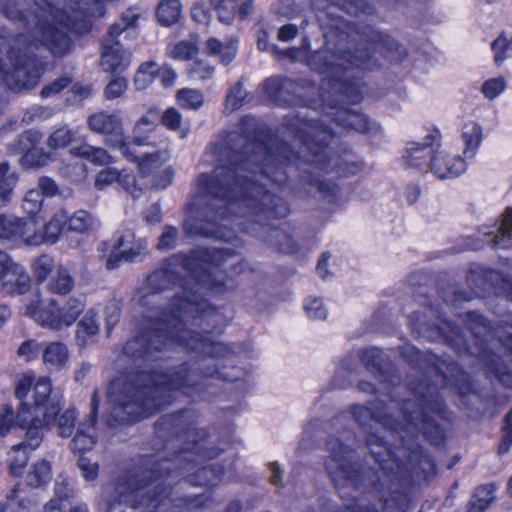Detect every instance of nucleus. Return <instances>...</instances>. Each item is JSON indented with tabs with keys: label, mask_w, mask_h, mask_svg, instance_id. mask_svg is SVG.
<instances>
[{
	"label": "nucleus",
	"mask_w": 512,
	"mask_h": 512,
	"mask_svg": "<svg viewBox=\"0 0 512 512\" xmlns=\"http://www.w3.org/2000/svg\"><path fill=\"white\" fill-rule=\"evenodd\" d=\"M241 131L231 132L222 142L212 146L203 161L214 170L202 173L195 181L189 203L191 216L184 222V230L190 235L213 237L226 242L237 240L234 232L225 224L226 212L240 210L234 221L241 230L251 233L284 253H294L297 245L285 231L266 228L268 218H284L289 214L287 203L279 196L257 184L244 173L253 175L257 168L278 185L287 180L284 164L301 160L322 170L327 169L326 146L333 137L331 129L317 120L296 118L289 124L295 135V143H301L297 155L290 154V147L283 142L270 141L269 145L250 137L256 119L244 117Z\"/></svg>",
	"instance_id": "f257e3e1"
},
{
	"label": "nucleus",
	"mask_w": 512,
	"mask_h": 512,
	"mask_svg": "<svg viewBox=\"0 0 512 512\" xmlns=\"http://www.w3.org/2000/svg\"><path fill=\"white\" fill-rule=\"evenodd\" d=\"M231 256L232 253L224 248H197L188 256H174L173 263L179 264L181 270L189 274L197 289L192 291L183 285L182 289L190 294L189 297L182 299L174 295V301L171 304L167 303L169 297L161 295V292L175 285L176 281H182L177 276L179 272L166 267L151 273L147 281L152 292L143 295L141 300L143 306H147L144 317L147 318L150 326L125 344L124 355L135 360L139 358L147 360L152 357L153 347L166 333H172L174 330L182 331L180 316L184 312L183 302L193 300L202 289L220 292L224 284L216 279L211 268L223 265Z\"/></svg>",
	"instance_id": "f03ea898"
},
{
	"label": "nucleus",
	"mask_w": 512,
	"mask_h": 512,
	"mask_svg": "<svg viewBox=\"0 0 512 512\" xmlns=\"http://www.w3.org/2000/svg\"><path fill=\"white\" fill-rule=\"evenodd\" d=\"M33 9V20H28L11 0H0V11L15 23L30 26L31 38L24 33L0 38V86L11 90L32 89L41 75V62L36 51L46 47L53 55H63L70 47L65 25H56L57 16L46 13L49 4L45 0H25Z\"/></svg>",
	"instance_id": "7ed1b4c3"
},
{
	"label": "nucleus",
	"mask_w": 512,
	"mask_h": 512,
	"mask_svg": "<svg viewBox=\"0 0 512 512\" xmlns=\"http://www.w3.org/2000/svg\"><path fill=\"white\" fill-rule=\"evenodd\" d=\"M187 372L186 366H182L169 374L137 372L112 380L107 396L109 402L122 411L117 412L115 418H146L169 404L176 391L183 390L188 394V382L191 380Z\"/></svg>",
	"instance_id": "20e7f679"
},
{
	"label": "nucleus",
	"mask_w": 512,
	"mask_h": 512,
	"mask_svg": "<svg viewBox=\"0 0 512 512\" xmlns=\"http://www.w3.org/2000/svg\"><path fill=\"white\" fill-rule=\"evenodd\" d=\"M409 389L418 404L417 409H414L416 405L412 404L411 400L404 401L402 416L405 423H400L398 420L394 423L390 419L391 415H382L379 411L372 412L371 408L362 405L352 407L355 421L363 427L373 423L376 426L389 428L391 431L399 433L401 440H404L406 436H417L421 433L432 444H442L445 435L438 420L446 418V411L436 389L427 379L417 385L410 383ZM379 405H382V402L375 403L373 408L379 410Z\"/></svg>",
	"instance_id": "39448f33"
},
{
	"label": "nucleus",
	"mask_w": 512,
	"mask_h": 512,
	"mask_svg": "<svg viewBox=\"0 0 512 512\" xmlns=\"http://www.w3.org/2000/svg\"><path fill=\"white\" fill-rule=\"evenodd\" d=\"M160 470L153 468L141 475H123L105 486L103 496L107 501L108 512H117L121 506L136 509L145 506L148 512L169 506L170 490L161 479Z\"/></svg>",
	"instance_id": "423d86ee"
},
{
	"label": "nucleus",
	"mask_w": 512,
	"mask_h": 512,
	"mask_svg": "<svg viewBox=\"0 0 512 512\" xmlns=\"http://www.w3.org/2000/svg\"><path fill=\"white\" fill-rule=\"evenodd\" d=\"M184 312L180 316L182 321V331L174 330L172 333H166L162 339L153 347V352H160L174 345L181 346L191 351H197L203 355L211 357H222L229 352V348L219 342L212 341L209 337L202 336L194 331L188 330L186 322L197 320L199 326H209L213 324L209 332L217 330L216 324L219 323L221 316L213 310L206 311L207 303L199 299L198 296L193 300L183 302ZM208 331L207 328H205ZM221 332V329H218Z\"/></svg>",
	"instance_id": "0eeeda50"
},
{
	"label": "nucleus",
	"mask_w": 512,
	"mask_h": 512,
	"mask_svg": "<svg viewBox=\"0 0 512 512\" xmlns=\"http://www.w3.org/2000/svg\"><path fill=\"white\" fill-rule=\"evenodd\" d=\"M32 391V407L28 408V413L42 416L43 422L49 426L56 414L60 410V397L52 393V382L47 376L36 378L33 374L22 375L16 384L15 395L18 399H25L28 393Z\"/></svg>",
	"instance_id": "6e6552de"
},
{
	"label": "nucleus",
	"mask_w": 512,
	"mask_h": 512,
	"mask_svg": "<svg viewBox=\"0 0 512 512\" xmlns=\"http://www.w3.org/2000/svg\"><path fill=\"white\" fill-rule=\"evenodd\" d=\"M84 309L85 303L81 299L70 297L62 306L54 299L46 306H41L39 301L32 302L27 305L25 314L43 328L60 331L72 326Z\"/></svg>",
	"instance_id": "1a4fd4ad"
},
{
	"label": "nucleus",
	"mask_w": 512,
	"mask_h": 512,
	"mask_svg": "<svg viewBox=\"0 0 512 512\" xmlns=\"http://www.w3.org/2000/svg\"><path fill=\"white\" fill-rule=\"evenodd\" d=\"M327 446L330 455L325 461V468L335 483L347 481L358 486L363 482L364 477L372 476L373 473L370 470L365 473L359 472L356 468L357 464L351 462L353 451L340 440L331 439Z\"/></svg>",
	"instance_id": "9d476101"
},
{
	"label": "nucleus",
	"mask_w": 512,
	"mask_h": 512,
	"mask_svg": "<svg viewBox=\"0 0 512 512\" xmlns=\"http://www.w3.org/2000/svg\"><path fill=\"white\" fill-rule=\"evenodd\" d=\"M49 7L46 8V13L52 12L57 16L54 22L56 25H65L67 27V36L69 31H80L76 27V22H82V27L87 29V20L93 17H102L105 13V4L113 0H69L64 5L63 11L54 10L51 4L45 0Z\"/></svg>",
	"instance_id": "9b49d317"
},
{
	"label": "nucleus",
	"mask_w": 512,
	"mask_h": 512,
	"mask_svg": "<svg viewBox=\"0 0 512 512\" xmlns=\"http://www.w3.org/2000/svg\"><path fill=\"white\" fill-rule=\"evenodd\" d=\"M0 240L15 247H37L43 244L41 229L32 219L6 217L0 214Z\"/></svg>",
	"instance_id": "f8f14e48"
},
{
	"label": "nucleus",
	"mask_w": 512,
	"mask_h": 512,
	"mask_svg": "<svg viewBox=\"0 0 512 512\" xmlns=\"http://www.w3.org/2000/svg\"><path fill=\"white\" fill-rule=\"evenodd\" d=\"M147 254V243L142 239H136L134 233L126 229L118 235L106 257L105 266L108 270H113L121 262H135Z\"/></svg>",
	"instance_id": "ddd939ff"
},
{
	"label": "nucleus",
	"mask_w": 512,
	"mask_h": 512,
	"mask_svg": "<svg viewBox=\"0 0 512 512\" xmlns=\"http://www.w3.org/2000/svg\"><path fill=\"white\" fill-rule=\"evenodd\" d=\"M439 145L440 133L433 131L425 137L423 142H409L402 157L408 167L428 171L432 154Z\"/></svg>",
	"instance_id": "4468645a"
},
{
	"label": "nucleus",
	"mask_w": 512,
	"mask_h": 512,
	"mask_svg": "<svg viewBox=\"0 0 512 512\" xmlns=\"http://www.w3.org/2000/svg\"><path fill=\"white\" fill-rule=\"evenodd\" d=\"M87 125L92 132L104 137V143L108 147L124 134L123 119L119 111L102 110L93 113L88 117Z\"/></svg>",
	"instance_id": "2eb2a0df"
},
{
	"label": "nucleus",
	"mask_w": 512,
	"mask_h": 512,
	"mask_svg": "<svg viewBox=\"0 0 512 512\" xmlns=\"http://www.w3.org/2000/svg\"><path fill=\"white\" fill-rule=\"evenodd\" d=\"M429 170L439 179H452L466 170V163L458 155H452L444 150H434Z\"/></svg>",
	"instance_id": "dca6fc26"
},
{
	"label": "nucleus",
	"mask_w": 512,
	"mask_h": 512,
	"mask_svg": "<svg viewBox=\"0 0 512 512\" xmlns=\"http://www.w3.org/2000/svg\"><path fill=\"white\" fill-rule=\"evenodd\" d=\"M131 63V53L124 50L118 41L107 38L103 43L100 66L104 72L121 73Z\"/></svg>",
	"instance_id": "f3484780"
},
{
	"label": "nucleus",
	"mask_w": 512,
	"mask_h": 512,
	"mask_svg": "<svg viewBox=\"0 0 512 512\" xmlns=\"http://www.w3.org/2000/svg\"><path fill=\"white\" fill-rule=\"evenodd\" d=\"M390 484L384 488L386 483L381 480L379 492H381V502L383 512H404L408 503V497L402 484L398 479H390Z\"/></svg>",
	"instance_id": "a211bd4d"
},
{
	"label": "nucleus",
	"mask_w": 512,
	"mask_h": 512,
	"mask_svg": "<svg viewBox=\"0 0 512 512\" xmlns=\"http://www.w3.org/2000/svg\"><path fill=\"white\" fill-rule=\"evenodd\" d=\"M323 109L327 117L332 118L344 129H352L358 132H366L368 130L367 118L354 110L327 104L324 105Z\"/></svg>",
	"instance_id": "6ab92c4d"
},
{
	"label": "nucleus",
	"mask_w": 512,
	"mask_h": 512,
	"mask_svg": "<svg viewBox=\"0 0 512 512\" xmlns=\"http://www.w3.org/2000/svg\"><path fill=\"white\" fill-rule=\"evenodd\" d=\"M97 410L98 397L97 392L94 391L91 401V416L89 419V424L86 425V423H81L78 426L76 435L71 441V448L73 451L85 452L92 449V447L94 446V424L96 421Z\"/></svg>",
	"instance_id": "aec40b11"
},
{
	"label": "nucleus",
	"mask_w": 512,
	"mask_h": 512,
	"mask_svg": "<svg viewBox=\"0 0 512 512\" xmlns=\"http://www.w3.org/2000/svg\"><path fill=\"white\" fill-rule=\"evenodd\" d=\"M2 290L12 296L23 295L30 288V276L23 265L15 262L0 279Z\"/></svg>",
	"instance_id": "412c9836"
},
{
	"label": "nucleus",
	"mask_w": 512,
	"mask_h": 512,
	"mask_svg": "<svg viewBox=\"0 0 512 512\" xmlns=\"http://www.w3.org/2000/svg\"><path fill=\"white\" fill-rule=\"evenodd\" d=\"M194 414L190 411H183L177 414L166 415L156 425V432L164 437L168 434L178 435L182 432H192Z\"/></svg>",
	"instance_id": "4be33fe9"
},
{
	"label": "nucleus",
	"mask_w": 512,
	"mask_h": 512,
	"mask_svg": "<svg viewBox=\"0 0 512 512\" xmlns=\"http://www.w3.org/2000/svg\"><path fill=\"white\" fill-rule=\"evenodd\" d=\"M42 363L51 372L60 371L69 362V349L59 341L43 343Z\"/></svg>",
	"instance_id": "5701e85b"
},
{
	"label": "nucleus",
	"mask_w": 512,
	"mask_h": 512,
	"mask_svg": "<svg viewBox=\"0 0 512 512\" xmlns=\"http://www.w3.org/2000/svg\"><path fill=\"white\" fill-rule=\"evenodd\" d=\"M159 115L158 109L151 108L135 122L132 130L134 144L137 146H150L153 144L148 134L156 128Z\"/></svg>",
	"instance_id": "b1692460"
},
{
	"label": "nucleus",
	"mask_w": 512,
	"mask_h": 512,
	"mask_svg": "<svg viewBox=\"0 0 512 512\" xmlns=\"http://www.w3.org/2000/svg\"><path fill=\"white\" fill-rule=\"evenodd\" d=\"M366 441L372 457L379 463L381 469L383 471L392 470L395 462L394 453L387 446V442L384 441L383 437L371 434Z\"/></svg>",
	"instance_id": "393cba45"
},
{
	"label": "nucleus",
	"mask_w": 512,
	"mask_h": 512,
	"mask_svg": "<svg viewBox=\"0 0 512 512\" xmlns=\"http://www.w3.org/2000/svg\"><path fill=\"white\" fill-rule=\"evenodd\" d=\"M28 408H21L17 414L18 421L21 425H24V423L29 422L30 426L27 429L26 432V438L23 442H25V447L29 451H33L36 448L39 447V445L42 442V433L40 431V427L42 425L47 426L43 422V418L40 419V416L34 415L30 420L26 417V414H28Z\"/></svg>",
	"instance_id": "a878e982"
},
{
	"label": "nucleus",
	"mask_w": 512,
	"mask_h": 512,
	"mask_svg": "<svg viewBox=\"0 0 512 512\" xmlns=\"http://www.w3.org/2000/svg\"><path fill=\"white\" fill-rule=\"evenodd\" d=\"M73 156L85 159L97 166H105L114 163V158L106 149L83 143L70 150Z\"/></svg>",
	"instance_id": "bb28decb"
},
{
	"label": "nucleus",
	"mask_w": 512,
	"mask_h": 512,
	"mask_svg": "<svg viewBox=\"0 0 512 512\" xmlns=\"http://www.w3.org/2000/svg\"><path fill=\"white\" fill-rule=\"evenodd\" d=\"M74 284L70 271L65 267H59L47 281L45 290L50 294L65 296L73 290Z\"/></svg>",
	"instance_id": "cd10ccee"
},
{
	"label": "nucleus",
	"mask_w": 512,
	"mask_h": 512,
	"mask_svg": "<svg viewBox=\"0 0 512 512\" xmlns=\"http://www.w3.org/2000/svg\"><path fill=\"white\" fill-rule=\"evenodd\" d=\"M340 58L328 52L327 50L316 51L308 60V65L311 69L321 73L332 76L338 73L339 67L342 63H336Z\"/></svg>",
	"instance_id": "c85d7f7f"
},
{
	"label": "nucleus",
	"mask_w": 512,
	"mask_h": 512,
	"mask_svg": "<svg viewBox=\"0 0 512 512\" xmlns=\"http://www.w3.org/2000/svg\"><path fill=\"white\" fill-rule=\"evenodd\" d=\"M100 331V323L96 313L88 311L78 322L76 329V342L80 347L88 344L91 337L97 335Z\"/></svg>",
	"instance_id": "c756f323"
},
{
	"label": "nucleus",
	"mask_w": 512,
	"mask_h": 512,
	"mask_svg": "<svg viewBox=\"0 0 512 512\" xmlns=\"http://www.w3.org/2000/svg\"><path fill=\"white\" fill-rule=\"evenodd\" d=\"M169 159L170 152L167 149L142 155L137 163L139 173L145 177H150Z\"/></svg>",
	"instance_id": "7c9ffc66"
},
{
	"label": "nucleus",
	"mask_w": 512,
	"mask_h": 512,
	"mask_svg": "<svg viewBox=\"0 0 512 512\" xmlns=\"http://www.w3.org/2000/svg\"><path fill=\"white\" fill-rule=\"evenodd\" d=\"M462 140L464 142V155L473 158L482 142V129L476 122H468L462 128Z\"/></svg>",
	"instance_id": "2f4dec72"
},
{
	"label": "nucleus",
	"mask_w": 512,
	"mask_h": 512,
	"mask_svg": "<svg viewBox=\"0 0 512 512\" xmlns=\"http://www.w3.org/2000/svg\"><path fill=\"white\" fill-rule=\"evenodd\" d=\"M210 55L218 56L223 64H229L237 54V43L235 40L221 42L216 38H210L206 43Z\"/></svg>",
	"instance_id": "473e14b6"
},
{
	"label": "nucleus",
	"mask_w": 512,
	"mask_h": 512,
	"mask_svg": "<svg viewBox=\"0 0 512 512\" xmlns=\"http://www.w3.org/2000/svg\"><path fill=\"white\" fill-rule=\"evenodd\" d=\"M140 13L136 8H128L125 10L118 20H116L108 29V37L115 40L119 35L128 29H133L137 25Z\"/></svg>",
	"instance_id": "72a5a7b5"
},
{
	"label": "nucleus",
	"mask_w": 512,
	"mask_h": 512,
	"mask_svg": "<svg viewBox=\"0 0 512 512\" xmlns=\"http://www.w3.org/2000/svg\"><path fill=\"white\" fill-rule=\"evenodd\" d=\"M68 214L65 211L56 212L50 221L41 230V236L43 237V244L49 243L54 244L58 241L59 236L67 223Z\"/></svg>",
	"instance_id": "f704fd0d"
},
{
	"label": "nucleus",
	"mask_w": 512,
	"mask_h": 512,
	"mask_svg": "<svg viewBox=\"0 0 512 512\" xmlns=\"http://www.w3.org/2000/svg\"><path fill=\"white\" fill-rule=\"evenodd\" d=\"M496 487L486 484L478 487L469 503L468 512H483L495 499Z\"/></svg>",
	"instance_id": "c9c22d12"
},
{
	"label": "nucleus",
	"mask_w": 512,
	"mask_h": 512,
	"mask_svg": "<svg viewBox=\"0 0 512 512\" xmlns=\"http://www.w3.org/2000/svg\"><path fill=\"white\" fill-rule=\"evenodd\" d=\"M52 478L51 466L45 460L34 463L26 477L27 484L37 488L46 485Z\"/></svg>",
	"instance_id": "e433bc0d"
},
{
	"label": "nucleus",
	"mask_w": 512,
	"mask_h": 512,
	"mask_svg": "<svg viewBox=\"0 0 512 512\" xmlns=\"http://www.w3.org/2000/svg\"><path fill=\"white\" fill-rule=\"evenodd\" d=\"M160 72V66L154 61H147L142 63L134 77V84L138 90L146 89L150 86L158 73Z\"/></svg>",
	"instance_id": "4c0bfd02"
},
{
	"label": "nucleus",
	"mask_w": 512,
	"mask_h": 512,
	"mask_svg": "<svg viewBox=\"0 0 512 512\" xmlns=\"http://www.w3.org/2000/svg\"><path fill=\"white\" fill-rule=\"evenodd\" d=\"M161 122L167 129L179 131L181 138H186L191 130L190 124L184 123L181 113L173 107L163 113Z\"/></svg>",
	"instance_id": "58836bf2"
},
{
	"label": "nucleus",
	"mask_w": 512,
	"mask_h": 512,
	"mask_svg": "<svg viewBox=\"0 0 512 512\" xmlns=\"http://www.w3.org/2000/svg\"><path fill=\"white\" fill-rule=\"evenodd\" d=\"M494 247L509 248L512 246V209H507L498 234L488 241Z\"/></svg>",
	"instance_id": "ea45409f"
},
{
	"label": "nucleus",
	"mask_w": 512,
	"mask_h": 512,
	"mask_svg": "<svg viewBox=\"0 0 512 512\" xmlns=\"http://www.w3.org/2000/svg\"><path fill=\"white\" fill-rule=\"evenodd\" d=\"M30 451L25 447V442H21L12 447L8 454V463L10 472L15 475H21L27 465Z\"/></svg>",
	"instance_id": "a19ab883"
},
{
	"label": "nucleus",
	"mask_w": 512,
	"mask_h": 512,
	"mask_svg": "<svg viewBox=\"0 0 512 512\" xmlns=\"http://www.w3.org/2000/svg\"><path fill=\"white\" fill-rule=\"evenodd\" d=\"M181 14V5L178 0H163L157 8L158 20L165 26L176 23Z\"/></svg>",
	"instance_id": "79ce46f5"
},
{
	"label": "nucleus",
	"mask_w": 512,
	"mask_h": 512,
	"mask_svg": "<svg viewBox=\"0 0 512 512\" xmlns=\"http://www.w3.org/2000/svg\"><path fill=\"white\" fill-rule=\"evenodd\" d=\"M67 223L71 231L77 233H87L96 227L95 218L86 211L80 210L72 216H68Z\"/></svg>",
	"instance_id": "37998d69"
},
{
	"label": "nucleus",
	"mask_w": 512,
	"mask_h": 512,
	"mask_svg": "<svg viewBox=\"0 0 512 512\" xmlns=\"http://www.w3.org/2000/svg\"><path fill=\"white\" fill-rule=\"evenodd\" d=\"M178 104L185 109L197 110L202 107L204 103L203 94L196 89L183 88L178 90L177 95Z\"/></svg>",
	"instance_id": "c03bdc74"
},
{
	"label": "nucleus",
	"mask_w": 512,
	"mask_h": 512,
	"mask_svg": "<svg viewBox=\"0 0 512 512\" xmlns=\"http://www.w3.org/2000/svg\"><path fill=\"white\" fill-rule=\"evenodd\" d=\"M31 267L36 282L43 283L55 267L54 259L47 254H42L34 259Z\"/></svg>",
	"instance_id": "a18cd8bd"
},
{
	"label": "nucleus",
	"mask_w": 512,
	"mask_h": 512,
	"mask_svg": "<svg viewBox=\"0 0 512 512\" xmlns=\"http://www.w3.org/2000/svg\"><path fill=\"white\" fill-rule=\"evenodd\" d=\"M57 416V414L55 415ZM76 420V412L74 409H67L58 417H54L52 423L48 426L50 427L56 421V427L58 434L61 437H69L74 429V423Z\"/></svg>",
	"instance_id": "49530a36"
},
{
	"label": "nucleus",
	"mask_w": 512,
	"mask_h": 512,
	"mask_svg": "<svg viewBox=\"0 0 512 512\" xmlns=\"http://www.w3.org/2000/svg\"><path fill=\"white\" fill-rule=\"evenodd\" d=\"M218 10L219 20L225 24H230L236 13V7L238 6V0H209Z\"/></svg>",
	"instance_id": "de8ad7c7"
},
{
	"label": "nucleus",
	"mask_w": 512,
	"mask_h": 512,
	"mask_svg": "<svg viewBox=\"0 0 512 512\" xmlns=\"http://www.w3.org/2000/svg\"><path fill=\"white\" fill-rule=\"evenodd\" d=\"M492 51L496 65H501L507 58L512 57V38L499 36L492 43Z\"/></svg>",
	"instance_id": "09e8293b"
},
{
	"label": "nucleus",
	"mask_w": 512,
	"mask_h": 512,
	"mask_svg": "<svg viewBox=\"0 0 512 512\" xmlns=\"http://www.w3.org/2000/svg\"><path fill=\"white\" fill-rule=\"evenodd\" d=\"M293 85L294 83L288 79L272 77L265 81L263 89L270 98L278 99L284 90H289Z\"/></svg>",
	"instance_id": "8fccbe9b"
},
{
	"label": "nucleus",
	"mask_w": 512,
	"mask_h": 512,
	"mask_svg": "<svg viewBox=\"0 0 512 512\" xmlns=\"http://www.w3.org/2000/svg\"><path fill=\"white\" fill-rule=\"evenodd\" d=\"M73 137V131L64 126L58 128L49 136L47 145L53 149L64 148L72 142Z\"/></svg>",
	"instance_id": "3c124183"
},
{
	"label": "nucleus",
	"mask_w": 512,
	"mask_h": 512,
	"mask_svg": "<svg viewBox=\"0 0 512 512\" xmlns=\"http://www.w3.org/2000/svg\"><path fill=\"white\" fill-rule=\"evenodd\" d=\"M467 318L470 329L477 338L487 337L491 333L490 324L482 315L470 312Z\"/></svg>",
	"instance_id": "603ef678"
},
{
	"label": "nucleus",
	"mask_w": 512,
	"mask_h": 512,
	"mask_svg": "<svg viewBox=\"0 0 512 512\" xmlns=\"http://www.w3.org/2000/svg\"><path fill=\"white\" fill-rule=\"evenodd\" d=\"M248 95L244 91L242 84L239 82L234 85L226 97V109L230 111L237 110L240 108L245 102L248 101Z\"/></svg>",
	"instance_id": "864d4df0"
},
{
	"label": "nucleus",
	"mask_w": 512,
	"mask_h": 512,
	"mask_svg": "<svg viewBox=\"0 0 512 512\" xmlns=\"http://www.w3.org/2000/svg\"><path fill=\"white\" fill-rule=\"evenodd\" d=\"M43 343H39L34 339L24 341L17 350V355L26 361H32L42 354Z\"/></svg>",
	"instance_id": "5fc2aeb1"
},
{
	"label": "nucleus",
	"mask_w": 512,
	"mask_h": 512,
	"mask_svg": "<svg viewBox=\"0 0 512 512\" xmlns=\"http://www.w3.org/2000/svg\"><path fill=\"white\" fill-rule=\"evenodd\" d=\"M43 199L44 197L42 196L40 190L32 188L26 193L23 199L22 207L26 213L34 215L40 211Z\"/></svg>",
	"instance_id": "6e6d98bb"
},
{
	"label": "nucleus",
	"mask_w": 512,
	"mask_h": 512,
	"mask_svg": "<svg viewBox=\"0 0 512 512\" xmlns=\"http://www.w3.org/2000/svg\"><path fill=\"white\" fill-rule=\"evenodd\" d=\"M134 146L137 145L133 143V140L128 142L125 135L123 134L119 139L114 140V143H112V145L109 147L119 150L123 157L128 161L138 163L140 157L137 155Z\"/></svg>",
	"instance_id": "4d7b16f0"
},
{
	"label": "nucleus",
	"mask_w": 512,
	"mask_h": 512,
	"mask_svg": "<svg viewBox=\"0 0 512 512\" xmlns=\"http://www.w3.org/2000/svg\"><path fill=\"white\" fill-rule=\"evenodd\" d=\"M223 471L220 467H203L197 472V478L199 485L214 486L216 485L222 475Z\"/></svg>",
	"instance_id": "13d9d810"
},
{
	"label": "nucleus",
	"mask_w": 512,
	"mask_h": 512,
	"mask_svg": "<svg viewBox=\"0 0 512 512\" xmlns=\"http://www.w3.org/2000/svg\"><path fill=\"white\" fill-rule=\"evenodd\" d=\"M307 316L311 319H325L328 311L319 298H308L304 305Z\"/></svg>",
	"instance_id": "bf43d9fd"
},
{
	"label": "nucleus",
	"mask_w": 512,
	"mask_h": 512,
	"mask_svg": "<svg viewBox=\"0 0 512 512\" xmlns=\"http://www.w3.org/2000/svg\"><path fill=\"white\" fill-rule=\"evenodd\" d=\"M127 89V80L124 77L113 78L105 87L104 96L107 100L119 98Z\"/></svg>",
	"instance_id": "052dcab7"
},
{
	"label": "nucleus",
	"mask_w": 512,
	"mask_h": 512,
	"mask_svg": "<svg viewBox=\"0 0 512 512\" xmlns=\"http://www.w3.org/2000/svg\"><path fill=\"white\" fill-rule=\"evenodd\" d=\"M506 88V81L503 77H497L485 81L482 85V92L488 99H494Z\"/></svg>",
	"instance_id": "680f3d73"
},
{
	"label": "nucleus",
	"mask_w": 512,
	"mask_h": 512,
	"mask_svg": "<svg viewBox=\"0 0 512 512\" xmlns=\"http://www.w3.org/2000/svg\"><path fill=\"white\" fill-rule=\"evenodd\" d=\"M120 177V171L116 168H106L101 170L95 178L94 185L97 189L102 190L114 182H117Z\"/></svg>",
	"instance_id": "e2e57ef3"
},
{
	"label": "nucleus",
	"mask_w": 512,
	"mask_h": 512,
	"mask_svg": "<svg viewBox=\"0 0 512 512\" xmlns=\"http://www.w3.org/2000/svg\"><path fill=\"white\" fill-rule=\"evenodd\" d=\"M196 53V47L188 41H181L174 45L170 50V55L174 59L187 60L192 58Z\"/></svg>",
	"instance_id": "0e129e2a"
},
{
	"label": "nucleus",
	"mask_w": 512,
	"mask_h": 512,
	"mask_svg": "<svg viewBox=\"0 0 512 512\" xmlns=\"http://www.w3.org/2000/svg\"><path fill=\"white\" fill-rule=\"evenodd\" d=\"M178 239V230L172 226H165L159 239L157 248L162 251L171 250L175 247Z\"/></svg>",
	"instance_id": "69168bd1"
},
{
	"label": "nucleus",
	"mask_w": 512,
	"mask_h": 512,
	"mask_svg": "<svg viewBox=\"0 0 512 512\" xmlns=\"http://www.w3.org/2000/svg\"><path fill=\"white\" fill-rule=\"evenodd\" d=\"M117 182L134 198L139 197L142 193L141 189L136 186V178L132 173L125 170L120 171V177Z\"/></svg>",
	"instance_id": "338daca9"
},
{
	"label": "nucleus",
	"mask_w": 512,
	"mask_h": 512,
	"mask_svg": "<svg viewBox=\"0 0 512 512\" xmlns=\"http://www.w3.org/2000/svg\"><path fill=\"white\" fill-rule=\"evenodd\" d=\"M214 67L205 61H197L192 64L190 74L196 80H207L212 77Z\"/></svg>",
	"instance_id": "774afa93"
}]
</instances>
